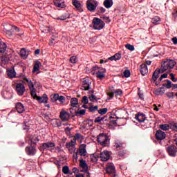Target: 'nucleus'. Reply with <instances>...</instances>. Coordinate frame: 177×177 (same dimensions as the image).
Listing matches in <instances>:
<instances>
[{"mask_svg": "<svg viewBox=\"0 0 177 177\" xmlns=\"http://www.w3.org/2000/svg\"><path fill=\"white\" fill-rule=\"evenodd\" d=\"M166 62L169 66V68H171V69L174 68V67H175V66L176 65V62L172 59H167Z\"/></svg>", "mask_w": 177, "mask_h": 177, "instance_id": "f704fd0d", "label": "nucleus"}, {"mask_svg": "<svg viewBox=\"0 0 177 177\" xmlns=\"http://www.w3.org/2000/svg\"><path fill=\"white\" fill-rule=\"evenodd\" d=\"M20 56L22 57V59H27V57L28 56L29 53L26 48H21L20 51Z\"/></svg>", "mask_w": 177, "mask_h": 177, "instance_id": "a878e982", "label": "nucleus"}, {"mask_svg": "<svg viewBox=\"0 0 177 177\" xmlns=\"http://www.w3.org/2000/svg\"><path fill=\"white\" fill-rule=\"evenodd\" d=\"M72 3L75 8H77V10H78L80 13L81 12H84V10L82 9V5H81V3L80 1L77 0H73L72 1Z\"/></svg>", "mask_w": 177, "mask_h": 177, "instance_id": "f3484780", "label": "nucleus"}, {"mask_svg": "<svg viewBox=\"0 0 177 177\" xmlns=\"http://www.w3.org/2000/svg\"><path fill=\"white\" fill-rule=\"evenodd\" d=\"M85 113H86V110L79 108L77 111H76L75 117H82V115H85Z\"/></svg>", "mask_w": 177, "mask_h": 177, "instance_id": "cd10ccee", "label": "nucleus"}, {"mask_svg": "<svg viewBox=\"0 0 177 177\" xmlns=\"http://www.w3.org/2000/svg\"><path fill=\"white\" fill-rule=\"evenodd\" d=\"M1 59L3 64H8L9 63V60H10L9 55H3L1 56Z\"/></svg>", "mask_w": 177, "mask_h": 177, "instance_id": "c756f323", "label": "nucleus"}, {"mask_svg": "<svg viewBox=\"0 0 177 177\" xmlns=\"http://www.w3.org/2000/svg\"><path fill=\"white\" fill-rule=\"evenodd\" d=\"M40 66H41V62L39 61H36V62L33 66V71H39Z\"/></svg>", "mask_w": 177, "mask_h": 177, "instance_id": "4c0bfd02", "label": "nucleus"}, {"mask_svg": "<svg viewBox=\"0 0 177 177\" xmlns=\"http://www.w3.org/2000/svg\"><path fill=\"white\" fill-rule=\"evenodd\" d=\"M62 172L65 175L68 174V172H70V168H68V166H64L62 168Z\"/></svg>", "mask_w": 177, "mask_h": 177, "instance_id": "de8ad7c7", "label": "nucleus"}, {"mask_svg": "<svg viewBox=\"0 0 177 177\" xmlns=\"http://www.w3.org/2000/svg\"><path fill=\"white\" fill-rule=\"evenodd\" d=\"M113 118H113V116L109 117V120H111L110 124H111V125L117 126V120H112V119H113Z\"/></svg>", "mask_w": 177, "mask_h": 177, "instance_id": "13d9d810", "label": "nucleus"}, {"mask_svg": "<svg viewBox=\"0 0 177 177\" xmlns=\"http://www.w3.org/2000/svg\"><path fill=\"white\" fill-rule=\"evenodd\" d=\"M106 24L103 20L98 17H94L93 19V27L94 30H103Z\"/></svg>", "mask_w": 177, "mask_h": 177, "instance_id": "f257e3e1", "label": "nucleus"}, {"mask_svg": "<svg viewBox=\"0 0 177 177\" xmlns=\"http://www.w3.org/2000/svg\"><path fill=\"white\" fill-rule=\"evenodd\" d=\"M24 131H29L30 130V124L28 123H25L23 126Z\"/></svg>", "mask_w": 177, "mask_h": 177, "instance_id": "e2e57ef3", "label": "nucleus"}, {"mask_svg": "<svg viewBox=\"0 0 177 177\" xmlns=\"http://www.w3.org/2000/svg\"><path fill=\"white\" fill-rule=\"evenodd\" d=\"M71 107H77L78 106V98L73 97L71 99Z\"/></svg>", "mask_w": 177, "mask_h": 177, "instance_id": "473e14b6", "label": "nucleus"}, {"mask_svg": "<svg viewBox=\"0 0 177 177\" xmlns=\"http://www.w3.org/2000/svg\"><path fill=\"white\" fill-rule=\"evenodd\" d=\"M22 82L24 84H26V82L29 89H32V88H34V83H32V81L28 80V78H25V80L24 81H22Z\"/></svg>", "mask_w": 177, "mask_h": 177, "instance_id": "c85d7f7f", "label": "nucleus"}, {"mask_svg": "<svg viewBox=\"0 0 177 177\" xmlns=\"http://www.w3.org/2000/svg\"><path fill=\"white\" fill-rule=\"evenodd\" d=\"M114 147L118 150V149H122V142L120 140H115L114 142Z\"/></svg>", "mask_w": 177, "mask_h": 177, "instance_id": "c9c22d12", "label": "nucleus"}, {"mask_svg": "<svg viewBox=\"0 0 177 177\" xmlns=\"http://www.w3.org/2000/svg\"><path fill=\"white\" fill-rule=\"evenodd\" d=\"M88 97L87 96H84L82 100V103H84V104H88Z\"/></svg>", "mask_w": 177, "mask_h": 177, "instance_id": "69168bd1", "label": "nucleus"}, {"mask_svg": "<svg viewBox=\"0 0 177 177\" xmlns=\"http://www.w3.org/2000/svg\"><path fill=\"white\" fill-rule=\"evenodd\" d=\"M107 121V116H104V117H97L95 118V119L94 120V122L95 124H101V125H103L104 124V122H106Z\"/></svg>", "mask_w": 177, "mask_h": 177, "instance_id": "dca6fc26", "label": "nucleus"}, {"mask_svg": "<svg viewBox=\"0 0 177 177\" xmlns=\"http://www.w3.org/2000/svg\"><path fill=\"white\" fill-rule=\"evenodd\" d=\"M2 26L3 27V31H9V30H13V27L14 26H12L9 24H6V23H4V24H2Z\"/></svg>", "mask_w": 177, "mask_h": 177, "instance_id": "bb28decb", "label": "nucleus"}, {"mask_svg": "<svg viewBox=\"0 0 177 177\" xmlns=\"http://www.w3.org/2000/svg\"><path fill=\"white\" fill-rule=\"evenodd\" d=\"M113 0H105L104 1V6L106 8V9H110V8H111V6H113Z\"/></svg>", "mask_w": 177, "mask_h": 177, "instance_id": "7c9ffc66", "label": "nucleus"}, {"mask_svg": "<svg viewBox=\"0 0 177 177\" xmlns=\"http://www.w3.org/2000/svg\"><path fill=\"white\" fill-rule=\"evenodd\" d=\"M155 136L156 140H164L167 138V134L161 130H157Z\"/></svg>", "mask_w": 177, "mask_h": 177, "instance_id": "1a4fd4ad", "label": "nucleus"}, {"mask_svg": "<svg viewBox=\"0 0 177 177\" xmlns=\"http://www.w3.org/2000/svg\"><path fill=\"white\" fill-rule=\"evenodd\" d=\"M160 69H156L152 75V80H153V82H156L157 81V79L160 77Z\"/></svg>", "mask_w": 177, "mask_h": 177, "instance_id": "b1692460", "label": "nucleus"}, {"mask_svg": "<svg viewBox=\"0 0 177 177\" xmlns=\"http://www.w3.org/2000/svg\"><path fill=\"white\" fill-rule=\"evenodd\" d=\"M74 146H75V140H72L70 142H67L66 144V149H70L71 147H74Z\"/></svg>", "mask_w": 177, "mask_h": 177, "instance_id": "a19ab883", "label": "nucleus"}, {"mask_svg": "<svg viewBox=\"0 0 177 177\" xmlns=\"http://www.w3.org/2000/svg\"><path fill=\"white\" fill-rule=\"evenodd\" d=\"M54 5L57 6V8H66V4L63 0H54Z\"/></svg>", "mask_w": 177, "mask_h": 177, "instance_id": "412c9836", "label": "nucleus"}, {"mask_svg": "<svg viewBox=\"0 0 177 177\" xmlns=\"http://www.w3.org/2000/svg\"><path fill=\"white\" fill-rule=\"evenodd\" d=\"M151 23L153 24H160L161 23V19L158 16H155L151 19Z\"/></svg>", "mask_w": 177, "mask_h": 177, "instance_id": "72a5a7b5", "label": "nucleus"}, {"mask_svg": "<svg viewBox=\"0 0 177 177\" xmlns=\"http://www.w3.org/2000/svg\"><path fill=\"white\" fill-rule=\"evenodd\" d=\"M15 108H16L17 113H19V114H21V113H24V111L26 110L24 109V105H23V104H21V102L17 103L15 104Z\"/></svg>", "mask_w": 177, "mask_h": 177, "instance_id": "a211bd4d", "label": "nucleus"}, {"mask_svg": "<svg viewBox=\"0 0 177 177\" xmlns=\"http://www.w3.org/2000/svg\"><path fill=\"white\" fill-rule=\"evenodd\" d=\"M124 112L122 110L117 111L116 113H115V115H118V116H116L115 118H116L117 120L124 118Z\"/></svg>", "mask_w": 177, "mask_h": 177, "instance_id": "2f4dec72", "label": "nucleus"}, {"mask_svg": "<svg viewBox=\"0 0 177 177\" xmlns=\"http://www.w3.org/2000/svg\"><path fill=\"white\" fill-rule=\"evenodd\" d=\"M69 111H70V113H71L72 117L73 118L75 117V114H77V110L75 109V107H73V106L71 107L69 109Z\"/></svg>", "mask_w": 177, "mask_h": 177, "instance_id": "c03bdc74", "label": "nucleus"}, {"mask_svg": "<svg viewBox=\"0 0 177 177\" xmlns=\"http://www.w3.org/2000/svg\"><path fill=\"white\" fill-rule=\"evenodd\" d=\"M140 73L142 75L145 76L149 73V69L147 68V65L146 64H142L140 65Z\"/></svg>", "mask_w": 177, "mask_h": 177, "instance_id": "6ab92c4d", "label": "nucleus"}, {"mask_svg": "<svg viewBox=\"0 0 177 177\" xmlns=\"http://www.w3.org/2000/svg\"><path fill=\"white\" fill-rule=\"evenodd\" d=\"M135 118L138 122H143L146 121V115L142 112H138V114L136 115Z\"/></svg>", "mask_w": 177, "mask_h": 177, "instance_id": "f8f14e48", "label": "nucleus"}, {"mask_svg": "<svg viewBox=\"0 0 177 177\" xmlns=\"http://www.w3.org/2000/svg\"><path fill=\"white\" fill-rule=\"evenodd\" d=\"M113 93L116 96H121L122 95V90L121 89H117V90H113Z\"/></svg>", "mask_w": 177, "mask_h": 177, "instance_id": "5fc2aeb1", "label": "nucleus"}, {"mask_svg": "<svg viewBox=\"0 0 177 177\" xmlns=\"http://www.w3.org/2000/svg\"><path fill=\"white\" fill-rule=\"evenodd\" d=\"M25 151L28 156H35L37 153V148L35 146L30 145L26 147Z\"/></svg>", "mask_w": 177, "mask_h": 177, "instance_id": "423d86ee", "label": "nucleus"}, {"mask_svg": "<svg viewBox=\"0 0 177 177\" xmlns=\"http://www.w3.org/2000/svg\"><path fill=\"white\" fill-rule=\"evenodd\" d=\"M79 167H80V168H82V170H80V172H88V164H86V161H85L84 160V158H80L79 160Z\"/></svg>", "mask_w": 177, "mask_h": 177, "instance_id": "6e6552de", "label": "nucleus"}, {"mask_svg": "<svg viewBox=\"0 0 177 177\" xmlns=\"http://www.w3.org/2000/svg\"><path fill=\"white\" fill-rule=\"evenodd\" d=\"M6 44L5 43H1L0 44V52L1 53H3L6 50Z\"/></svg>", "mask_w": 177, "mask_h": 177, "instance_id": "79ce46f5", "label": "nucleus"}, {"mask_svg": "<svg viewBox=\"0 0 177 177\" xmlns=\"http://www.w3.org/2000/svg\"><path fill=\"white\" fill-rule=\"evenodd\" d=\"M71 63H77V57L73 56L70 58Z\"/></svg>", "mask_w": 177, "mask_h": 177, "instance_id": "774afa93", "label": "nucleus"}, {"mask_svg": "<svg viewBox=\"0 0 177 177\" xmlns=\"http://www.w3.org/2000/svg\"><path fill=\"white\" fill-rule=\"evenodd\" d=\"M167 84H163L162 86H165L167 89H171V88H172V82H171L169 80H167Z\"/></svg>", "mask_w": 177, "mask_h": 177, "instance_id": "ea45409f", "label": "nucleus"}, {"mask_svg": "<svg viewBox=\"0 0 177 177\" xmlns=\"http://www.w3.org/2000/svg\"><path fill=\"white\" fill-rule=\"evenodd\" d=\"M7 75H8L9 78H15L16 77V71H15V68L8 70Z\"/></svg>", "mask_w": 177, "mask_h": 177, "instance_id": "393cba45", "label": "nucleus"}, {"mask_svg": "<svg viewBox=\"0 0 177 177\" xmlns=\"http://www.w3.org/2000/svg\"><path fill=\"white\" fill-rule=\"evenodd\" d=\"M55 143L52 142H48L46 143H43L39 147V150L40 151H44V150H48L49 149H52L53 147H55Z\"/></svg>", "mask_w": 177, "mask_h": 177, "instance_id": "39448f33", "label": "nucleus"}, {"mask_svg": "<svg viewBox=\"0 0 177 177\" xmlns=\"http://www.w3.org/2000/svg\"><path fill=\"white\" fill-rule=\"evenodd\" d=\"M162 67H163L164 68H165L166 71L167 70H171V68H169V66H168V62H167V61H165L162 64Z\"/></svg>", "mask_w": 177, "mask_h": 177, "instance_id": "603ef678", "label": "nucleus"}, {"mask_svg": "<svg viewBox=\"0 0 177 177\" xmlns=\"http://www.w3.org/2000/svg\"><path fill=\"white\" fill-rule=\"evenodd\" d=\"M124 75L126 78H129V77H131V71H129V70H125Z\"/></svg>", "mask_w": 177, "mask_h": 177, "instance_id": "052dcab7", "label": "nucleus"}, {"mask_svg": "<svg viewBox=\"0 0 177 177\" xmlns=\"http://www.w3.org/2000/svg\"><path fill=\"white\" fill-rule=\"evenodd\" d=\"M82 89L83 91H89L91 89V84H82Z\"/></svg>", "mask_w": 177, "mask_h": 177, "instance_id": "864d4df0", "label": "nucleus"}, {"mask_svg": "<svg viewBox=\"0 0 177 177\" xmlns=\"http://www.w3.org/2000/svg\"><path fill=\"white\" fill-rule=\"evenodd\" d=\"M156 95H164L165 93V91H162L160 88H158L155 91Z\"/></svg>", "mask_w": 177, "mask_h": 177, "instance_id": "4d7b16f0", "label": "nucleus"}, {"mask_svg": "<svg viewBox=\"0 0 177 177\" xmlns=\"http://www.w3.org/2000/svg\"><path fill=\"white\" fill-rule=\"evenodd\" d=\"M110 93H108L109 96L111 98L114 97V87L110 88Z\"/></svg>", "mask_w": 177, "mask_h": 177, "instance_id": "bf43d9fd", "label": "nucleus"}, {"mask_svg": "<svg viewBox=\"0 0 177 177\" xmlns=\"http://www.w3.org/2000/svg\"><path fill=\"white\" fill-rule=\"evenodd\" d=\"M108 59L111 60V62H113V60H115V62H117V60H120L121 53H115L113 56L109 57Z\"/></svg>", "mask_w": 177, "mask_h": 177, "instance_id": "5701e85b", "label": "nucleus"}, {"mask_svg": "<svg viewBox=\"0 0 177 177\" xmlns=\"http://www.w3.org/2000/svg\"><path fill=\"white\" fill-rule=\"evenodd\" d=\"M4 32L8 38H12V37H13V30H6Z\"/></svg>", "mask_w": 177, "mask_h": 177, "instance_id": "8fccbe9b", "label": "nucleus"}, {"mask_svg": "<svg viewBox=\"0 0 177 177\" xmlns=\"http://www.w3.org/2000/svg\"><path fill=\"white\" fill-rule=\"evenodd\" d=\"M29 140H30V145H37L39 142V139L37 136H28Z\"/></svg>", "mask_w": 177, "mask_h": 177, "instance_id": "4be33fe9", "label": "nucleus"}, {"mask_svg": "<svg viewBox=\"0 0 177 177\" xmlns=\"http://www.w3.org/2000/svg\"><path fill=\"white\" fill-rule=\"evenodd\" d=\"M105 171L106 174H108V175H112V174H116L115 166H114L113 164H110L106 167Z\"/></svg>", "mask_w": 177, "mask_h": 177, "instance_id": "9b49d317", "label": "nucleus"}, {"mask_svg": "<svg viewBox=\"0 0 177 177\" xmlns=\"http://www.w3.org/2000/svg\"><path fill=\"white\" fill-rule=\"evenodd\" d=\"M59 118L62 121H68L70 120V113L65 111H62L59 114Z\"/></svg>", "mask_w": 177, "mask_h": 177, "instance_id": "ddd939ff", "label": "nucleus"}, {"mask_svg": "<svg viewBox=\"0 0 177 177\" xmlns=\"http://www.w3.org/2000/svg\"><path fill=\"white\" fill-rule=\"evenodd\" d=\"M79 154L82 157H85L86 156V145L82 144L79 147Z\"/></svg>", "mask_w": 177, "mask_h": 177, "instance_id": "4468645a", "label": "nucleus"}, {"mask_svg": "<svg viewBox=\"0 0 177 177\" xmlns=\"http://www.w3.org/2000/svg\"><path fill=\"white\" fill-rule=\"evenodd\" d=\"M106 68H101L100 70L95 73V75L98 80H103V78L106 77Z\"/></svg>", "mask_w": 177, "mask_h": 177, "instance_id": "9d476101", "label": "nucleus"}, {"mask_svg": "<svg viewBox=\"0 0 177 177\" xmlns=\"http://www.w3.org/2000/svg\"><path fill=\"white\" fill-rule=\"evenodd\" d=\"M15 91L19 96H23L24 92H26V86H24L23 83H17L15 86Z\"/></svg>", "mask_w": 177, "mask_h": 177, "instance_id": "20e7f679", "label": "nucleus"}, {"mask_svg": "<svg viewBox=\"0 0 177 177\" xmlns=\"http://www.w3.org/2000/svg\"><path fill=\"white\" fill-rule=\"evenodd\" d=\"M108 110L109 109H107V108H103V109L98 110V113L101 115H104V114H106V113H107Z\"/></svg>", "mask_w": 177, "mask_h": 177, "instance_id": "09e8293b", "label": "nucleus"}, {"mask_svg": "<svg viewBox=\"0 0 177 177\" xmlns=\"http://www.w3.org/2000/svg\"><path fill=\"white\" fill-rule=\"evenodd\" d=\"M100 157L102 161H109L110 160V153L107 151H104L100 154Z\"/></svg>", "mask_w": 177, "mask_h": 177, "instance_id": "2eb2a0df", "label": "nucleus"}, {"mask_svg": "<svg viewBox=\"0 0 177 177\" xmlns=\"http://www.w3.org/2000/svg\"><path fill=\"white\" fill-rule=\"evenodd\" d=\"M174 93V92H167L165 93V95L167 96V97H169V99H174L175 97Z\"/></svg>", "mask_w": 177, "mask_h": 177, "instance_id": "6e6d98bb", "label": "nucleus"}, {"mask_svg": "<svg viewBox=\"0 0 177 177\" xmlns=\"http://www.w3.org/2000/svg\"><path fill=\"white\" fill-rule=\"evenodd\" d=\"M83 136L79 133H77L75 135V140H80V139H82Z\"/></svg>", "mask_w": 177, "mask_h": 177, "instance_id": "680f3d73", "label": "nucleus"}, {"mask_svg": "<svg viewBox=\"0 0 177 177\" xmlns=\"http://www.w3.org/2000/svg\"><path fill=\"white\" fill-rule=\"evenodd\" d=\"M89 100L91 102H97V100H96V97L95 96V95L92 94L89 97H88Z\"/></svg>", "mask_w": 177, "mask_h": 177, "instance_id": "0e129e2a", "label": "nucleus"}, {"mask_svg": "<svg viewBox=\"0 0 177 177\" xmlns=\"http://www.w3.org/2000/svg\"><path fill=\"white\" fill-rule=\"evenodd\" d=\"M170 129L174 132H177V123L171 122L169 123Z\"/></svg>", "mask_w": 177, "mask_h": 177, "instance_id": "e433bc0d", "label": "nucleus"}, {"mask_svg": "<svg viewBox=\"0 0 177 177\" xmlns=\"http://www.w3.org/2000/svg\"><path fill=\"white\" fill-rule=\"evenodd\" d=\"M97 1L95 0H88L86 2L87 9L89 12H95L96 8H97Z\"/></svg>", "mask_w": 177, "mask_h": 177, "instance_id": "7ed1b4c3", "label": "nucleus"}, {"mask_svg": "<svg viewBox=\"0 0 177 177\" xmlns=\"http://www.w3.org/2000/svg\"><path fill=\"white\" fill-rule=\"evenodd\" d=\"M97 141L104 147L108 146L109 136H107L104 133H100V135L97 136Z\"/></svg>", "mask_w": 177, "mask_h": 177, "instance_id": "f03ea898", "label": "nucleus"}, {"mask_svg": "<svg viewBox=\"0 0 177 177\" xmlns=\"http://www.w3.org/2000/svg\"><path fill=\"white\" fill-rule=\"evenodd\" d=\"M125 48L126 49L131 50V52H133V50H135V46L132 44H127L125 45Z\"/></svg>", "mask_w": 177, "mask_h": 177, "instance_id": "a18cd8bd", "label": "nucleus"}, {"mask_svg": "<svg viewBox=\"0 0 177 177\" xmlns=\"http://www.w3.org/2000/svg\"><path fill=\"white\" fill-rule=\"evenodd\" d=\"M30 95L33 99H37L38 95H37V92H35V88L33 87L32 88L30 89Z\"/></svg>", "mask_w": 177, "mask_h": 177, "instance_id": "37998d69", "label": "nucleus"}, {"mask_svg": "<svg viewBox=\"0 0 177 177\" xmlns=\"http://www.w3.org/2000/svg\"><path fill=\"white\" fill-rule=\"evenodd\" d=\"M166 150L170 157H176V147L175 145L167 147Z\"/></svg>", "mask_w": 177, "mask_h": 177, "instance_id": "0eeeda50", "label": "nucleus"}, {"mask_svg": "<svg viewBox=\"0 0 177 177\" xmlns=\"http://www.w3.org/2000/svg\"><path fill=\"white\" fill-rule=\"evenodd\" d=\"M56 20H62L64 21L67 19H68V15L67 14H64L60 17H58V18H55Z\"/></svg>", "mask_w": 177, "mask_h": 177, "instance_id": "49530a36", "label": "nucleus"}, {"mask_svg": "<svg viewBox=\"0 0 177 177\" xmlns=\"http://www.w3.org/2000/svg\"><path fill=\"white\" fill-rule=\"evenodd\" d=\"M76 149L73 151V161H77L78 160V151H75Z\"/></svg>", "mask_w": 177, "mask_h": 177, "instance_id": "3c124183", "label": "nucleus"}, {"mask_svg": "<svg viewBox=\"0 0 177 177\" xmlns=\"http://www.w3.org/2000/svg\"><path fill=\"white\" fill-rule=\"evenodd\" d=\"M159 128L162 131H168V129H170L169 123L168 124H160Z\"/></svg>", "mask_w": 177, "mask_h": 177, "instance_id": "58836bf2", "label": "nucleus"}, {"mask_svg": "<svg viewBox=\"0 0 177 177\" xmlns=\"http://www.w3.org/2000/svg\"><path fill=\"white\" fill-rule=\"evenodd\" d=\"M48 95L46 94H43L42 97L37 96L36 100L39 103H48Z\"/></svg>", "mask_w": 177, "mask_h": 177, "instance_id": "aec40b11", "label": "nucleus"}, {"mask_svg": "<svg viewBox=\"0 0 177 177\" xmlns=\"http://www.w3.org/2000/svg\"><path fill=\"white\" fill-rule=\"evenodd\" d=\"M98 13H106V8L103 7L98 8Z\"/></svg>", "mask_w": 177, "mask_h": 177, "instance_id": "338daca9", "label": "nucleus"}]
</instances>
